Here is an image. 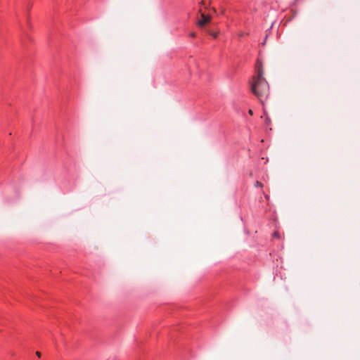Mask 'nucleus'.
Returning a JSON list of instances; mask_svg holds the SVG:
<instances>
[{
    "label": "nucleus",
    "instance_id": "4",
    "mask_svg": "<svg viewBox=\"0 0 360 360\" xmlns=\"http://www.w3.org/2000/svg\"><path fill=\"white\" fill-rule=\"evenodd\" d=\"M273 237L274 238H281V236L279 234V233L278 231H275L273 234Z\"/></svg>",
    "mask_w": 360,
    "mask_h": 360
},
{
    "label": "nucleus",
    "instance_id": "9",
    "mask_svg": "<svg viewBox=\"0 0 360 360\" xmlns=\"http://www.w3.org/2000/svg\"><path fill=\"white\" fill-rule=\"evenodd\" d=\"M244 35H245V34H243V33L240 34V37L244 36Z\"/></svg>",
    "mask_w": 360,
    "mask_h": 360
},
{
    "label": "nucleus",
    "instance_id": "7",
    "mask_svg": "<svg viewBox=\"0 0 360 360\" xmlns=\"http://www.w3.org/2000/svg\"><path fill=\"white\" fill-rule=\"evenodd\" d=\"M36 355L38 356V357H41V353L39 352H36Z\"/></svg>",
    "mask_w": 360,
    "mask_h": 360
},
{
    "label": "nucleus",
    "instance_id": "5",
    "mask_svg": "<svg viewBox=\"0 0 360 360\" xmlns=\"http://www.w3.org/2000/svg\"><path fill=\"white\" fill-rule=\"evenodd\" d=\"M208 32L214 37V38H217V32H212L210 31H208Z\"/></svg>",
    "mask_w": 360,
    "mask_h": 360
},
{
    "label": "nucleus",
    "instance_id": "3",
    "mask_svg": "<svg viewBox=\"0 0 360 360\" xmlns=\"http://www.w3.org/2000/svg\"><path fill=\"white\" fill-rule=\"evenodd\" d=\"M255 187L259 186V187L262 188V187H263V184H262L261 182H259V181H257L255 182Z\"/></svg>",
    "mask_w": 360,
    "mask_h": 360
},
{
    "label": "nucleus",
    "instance_id": "1",
    "mask_svg": "<svg viewBox=\"0 0 360 360\" xmlns=\"http://www.w3.org/2000/svg\"><path fill=\"white\" fill-rule=\"evenodd\" d=\"M251 89L252 93L257 96L262 103L263 98L269 96V86L263 77V71L261 68L258 70L257 76L253 77Z\"/></svg>",
    "mask_w": 360,
    "mask_h": 360
},
{
    "label": "nucleus",
    "instance_id": "8",
    "mask_svg": "<svg viewBox=\"0 0 360 360\" xmlns=\"http://www.w3.org/2000/svg\"><path fill=\"white\" fill-rule=\"evenodd\" d=\"M248 113H249L250 115H252V114H253L252 110H249Z\"/></svg>",
    "mask_w": 360,
    "mask_h": 360
},
{
    "label": "nucleus",
    "instance_id": "2",
    "mask_svg": "<svg viewBox=\"0 0 360 360\" xmlns=\"http://www.w3.org/2000/svg\"><path fill=\"white\" fill-rule=\"evenodd\" d=\"M199 13H200L201 19L198 21L197 25L200 27H203L211 21L212 18L210 15H207L202 13L201 9L199 10Z\"/></svg>",
    "mask_w": 360,
    "mask_h": 360
},
{
    "label": "nucleus",
    "instance_id": "10",
    "mask_svg": "<svg viewBox=\"0 0 360 360\" xmlns=\"http://www.w3.org/2000/svg\"><path fill=\"white\" fill-rule=\"evenodd\" d=\"M212 10H213L214 12H216V10H215V8H212Z\"/></svg>",
    "mask_w": 360,
    "mask_h": 360
},
{
    "label": "nucleus",
    "instance_id": "6",
    "mask_svg": "<svg viewBox=\"0 0 360 360\" xmlns=\"http://www.w3.org/2000/svg\"><path fill=\"white\" fill-rule=\"evenodd\" d=\"M190 36H191V37H195V32H191V33L190 34Z\"/></svg>",
    "mask_w": 360,
    "mask_h": 360
}]
</instances>
